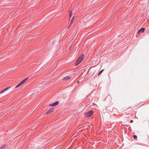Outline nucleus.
<instances>
[{
    "mask_svg": "<svg viewBox=\"0 0 149 149\" xmlns=\"http://www.w3.org/2000/svg\"><path fill=\"white\" fill-rule=\"evenodd\" d=\"M84 57V55L83 54H82L79 57V58L77 61L75 66H77L83 60Z\"/></svg>",
    "mask_w": 149,
    "mask_h": 149,
    "instance_id": "obj_1",
    "label": "nucleus"
},
{
    "mask_svg": "<svg viewBox=\"0 0 149 149\" xmlns=\"http://www.w3.org/2000/svg\"><path fill=\"white\" fill-rule=\"evenodd\" d=\"M93 111H89L88 112L85 113V116L87 117H90L93 114Z\"/></svg>",
    "mask_w": 149,
    "mask_h": 149,
    "instance_id": "obj_2",
    "label": "nucleus"
},
{
    "mask_svg": "<svg viewBox=\"0 0 149 149\" xmlns=\"http://www.w3.org/2000/svg\"><path fill=\"white\" fill-rule=\"evenodd\" d=\"M58 104L59 102L58 101H56L52 104H49V106H54L58 105Z\"/></svg>",
    "mask_w": 149,
    "mask_h": 149,
    "instance_id": "obj_3",
    "label": "nucleus"
},
{
    "mask_svg": "<svg viewBox=\"0 0 149 149\" xmlns=\"http://www.w3.org/2000/svg\"><path fill=\"white\" fill-rule=\"evenodd\" d=\"M10 87H7L6 88H5V89H3V90L1 91H0V93H3L5 92V91H6Z\"/></svg>",
    "mask_w": 149,
    "mask_h": 149,
    "instance_id": "obj_4",
    "label": "nucleus"
},
{
    "mask_svg": "<svg viewBox=\"0 0 149 149\" xmlns=\"http://www.w3.org/2000/svg\"><path fill=\"white\" fill-rule=\"evenodd\" d=\"M54 111V109L53 108H52L51 109H50L49 111H48L46 113L47 114H49V113H50Z\"/></svg>",
    "mask_w": 149,
    "mask_h": 149,
    "instance_id": "obj_5",
    "label": "nucleus"
},
{
    "mask_svg": "<svg viewBox=\"0 0 149 149\" xmlns=\"http://www.w3.org/2000/svg\"><path fill=\"white\" fill-rule=\"evenodd\" d=\"M145 30V28H142L141 29L139 30L137 32H138V33H140L141 32H143Z\"/></svg>",
    "mask_w": 149,
    "mask_h": 149,
    "instance_id": "obj_6",
    "label": "nucleus"
},
{
    "mask_svg": "<svg viewBox=\"0 0 149 149\" xmlns=\"http://www.w3.org/2000/svg\"><path fill=\"white\" fill-rule=\"evenodd\" d=\"M71 79V77H70L67 76L63 78V80H67Z\"/></svg>",
    "mask_w": 149,
    "mask_h": 149,
    "instance_id": "obj_7",
    "label": "nucleus"
},
{
    "mask_svg": "<svg viewBox=\"0 0 149 149\" xmlns=\"http://www.w3.org/2000/svg\"><path fill=\"white\" fill-rule=\"evenodd\" d=\"M28 77L25 79H24L22 80L21 82V83L22 84H24V83H25V82L28 79Z\"/></svg>",
    "mask_w": 149,
    "mask_h": 149,
    "instance_id": "obj_8",
    "label": "nucleus"
},
{
    "mask_svg": "<svg viewBox=\"0 0 149 149\" xmlns=\"http://www.w3.org/2000/svg\"><path fill=\"white\" fill-rule=\"evenodd\" d=\"M22 85V84L20 82V83H19V84H18L17 85L16 87V88H18L19 86H20Z\"/></svg>",
    "mask_w": 149,
    "mask_h": 149,
    "instance_id": "obj_9",
    "label": "nucleus"
},
{
    "mask_svg": "<svg viewBox=\"0 0 149 149\" xmlns=\"http://www.w3.org/2000/svg\"><path fill=\"white\" fill-rule=\"evenodd\" d=\"M74 17H73L72 20H71V23L70 24H72L73 22V21H74Z\"/></svg>",
    "mask_w": 149,
    "mask_h": 149,
    "instance_id": "obj_10",
    "label": "nucleus"
},
{
    "mask_svg": "<svg viewBox=\"0 0 149 149\" xmlns=\"http://www.w3.org/2000/svg\"><path fill=\"white\" fill-rule=\"evenodd\" d=\"M6 148V145H4L0 148V149H5Z\"/></svg>",
    "mask_w": 149,
    "mask_h": 149,
    "instance_id": "obj_11",
    "label": "nucleus"
},
{
    "mask_svg": "<svg viewBox=\"0 0 149 149\" xmlns=\"http://www.w3.org/2000/svg\"><path fill=\"white\" fill-rule=\"evenodd\" d=\"M104 70H102L101 71H100V72H99V73L98 74V75H100L102 72L104 71Z\"/></svg>",
    "mask_w": 149,
    "mask_h": 149,
    "instance_id": "obj_12",
    "label": "nucleus"
},
{
    "mask_svg": "<svg viewBox=\"0 0 149 149\" xmlns=\"http://www.w3.org/2000/svg\"><path fill=\"white\" fill-rule=\"evenodd\" d=\"M72 15V11H70V15H69V17H70Z\"/></svg>",
    "mask_w": 149,
    "mask_h": 149,
    "instance_id": "obj_13",
    "label": "nucleus"
},
{
    "mask_svg": "<svg viewBox=\"0 0 149 149\" xmlns=\"http://www.w3.org/2000/svg\"><path fill=\"white\" fill-rule=\"evenodd\" d=\"M133 137L134 139H136L137 138V136L136 135H134Z\"/></svg>",
    "mask_w": 149,
    "mask_h": 149,
    "instance_id": "obj_14",
    "label": "nucleus"
},
{
    "mask_svg": "<svg viewBox=\"0 0 149 149\" xmlns=\"http://www.w3.org/2000/svg\"><path fill=\"white\" fill-rule=\"evenodd\" d=\"M72 24H70V25L69 26H68V28H69L70 27V26H71V25H72Z\"/></svg>",
    "mask_w": 149,
    "mask_h": 149,
    "instance_id": "obj_15",
    "label": "nucleus"
},
{
    "mask_svg": "<svg viewBox=\"0 0 149 149\" xmlns=\"http://www.w3.org/2000/svg\"><path fill=\"white\" fill-rule=\"evenodd\" d=\"M131 123H132L133 122V120H131L130 121Z\"/></svg>",
    "mask_w": 149,
    "mask_h": 149,
    "instance_id": "obj_16",
    "label": "nucleus"
},
{
    "mask_svg": "<svg viewBox=\"0 0 149 149\" xmlns=\"http://www.w3.org/2000/svg\"><path fill=\"white\" fill-rule=\"evenodd\" d=\"M79 83V81H78L77 83Z\"/></svg>",
    "mask_w": 149,
    "mask_h": 149,
    "instance_id": "obj_17",
    "label": "nucleus"
}]
</instances>
